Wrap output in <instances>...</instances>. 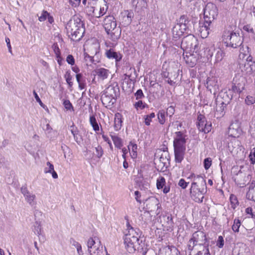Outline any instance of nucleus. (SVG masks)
I'll list each match as a JSON object with an SVG mask.
<instances>
[{"label":"nucleus","instance_id":"obj_1","mask_svg":"<svg viewBox=\"0 0 255 255\" xmlns=\"http://www.w3.org/2000/svg\"><path fill=\"white\" fill-rule=\"evenodd\" d=\"M68 36L73 41H79L83 37L85 32L84 24L83 21L77 18L70 20L66 26Z\"/></svg>","mask_w":255,"mask_h":255},{"label":"nucleus","instance_id":"obj_2","mask_svg":"<svg viewBox=\"0 0 255 255\" xmlns=\"http://www.w3.org/2000/svg\"><path fill=\"white\" fill-rule=\"evenodd\" d=\"M222 41L227 47L236 48L241 46L243 40L239 32H235L231 26L226 27L223 32Z\"/></svg>","mask_w":255,"mask_h":255},{"label":"nucleus","instance_id":"obj_3","mask_svg":"<svg viewBox=\"0 0 255 255\" xmlns=\"http://www.w3.org/2000/svg\"><path fill=\"white\" fill-rule=\"evenodd\" d=\"M206 192V183L202 179V183L192 182L190 188V196L194 202L201 203L203 201L204 194Z\"/></svg>","mask_w":255,"mask_h":255},{"label":"nucleus","instance_id":"obj_4","mask_svg":"<svg viewBox=\"0 0 255 255\" xmlns=\"http://www.w3.org/2000/svg\"><path fill=\"white\" fill-rule=\"evenodd\" d=\"M131 234H125L124 237L125 248L127 252L133 254L139 246V239L140 238V232H133Z\"/></svg>","mask_w":255,"mask_h":255},{"label":"nucleus","instance_id":"obj_5","mask_svg":"<svg viewBox=\"0 0 255 255\" xmlns=\"http://www.w3.org/2000/svg\"><path fill=\"white\" fill-rule=\"evenodd\" d=\"M218 14L217 7L212 3H208L204 9V27L206 30L210 29L212 22L217 18Z\"/></svg>","mask_w":255,"mask_h":255},{"label":"nucleus","instance_id":"obj_6","mask_svg":"<svg viewBox=\"0 0 255 255\" xmlns=\"http://www.w3.org/2000/svg\"><path fill=\"white\" fill-rule=\"evenodd\" d=\"M245 56V54H240L239 55V68L243 74L250 75L255 71V61L253 60L251 55L248 56L245 61H244Z\"/></svg>","mask_w":255,"mask_h":255},{"label":"nucleus","instance_id":"obj_7","mask_svg":"<svg viewBox=\"0 0 255 255\" xmlns=\"http://www.w3.org/2000/svg\"><path fill=\"white\" fill-rule=\"evenodd\" d=\"M87 246L90 255H104L103 247L98 238L96 237L90 238L88 241Z\"/></svg>","mask_w":255,"mask_h":255},{"label":"nucleus","instance_id":"obj_8","mask_svg":"<svg viewBox=\"0 0 255 255\" xmlns=\"http://www.w3.org/2000/svg\"><path fill=\"white\" fill-rule=\"evenodd\" d=\"M246 83L247 80L244 77L236 75L233 78L229 90L233 94L240 95L245 90Z\"/></svg>","mask_w":255,"mask_h":255},{"label":"nucleus","instance_id":"obj_9","mask_svg":"<svg viewBox=\"0 0 255 255\" xmlns=\"http://www.w3.org/2000/svg\"><path fill=\"white\" fill-rule=\"evenodd\" d=\"M146 208L150 213L158 215L161 211V205L158 199L155 197H150L146 200Z\"/></svg>","mask_w":255,"mask_h":255},{"label":"nucleus","instance_id":"obj_10","mask_svg":"<svg viewBox=\"0 0 255 255\" xmlns=\"http://www.w3.org/2000/svg\"><path fill=\"white\" fill-rule=\"evenodd\" d=\"M197 127L198 129L205 133H209L212 129V124L208 122L204 115L199 113L197 119Z\"/></svg>","mask_w":255,"mask_h":255},{"label":"nucleus","instance_id":"obj_11","mask_svg":"<svg viewBox=\"0 0 255 255\" xmlns=\"http://www.w3.org/2000/svg\"><path fill=\"white\" fill-rule=\"evenodd\" d=\"M188 250L190 252L189 255H211L208 247L204 245L188 244Z\"/></svg>","mask_w":255,"mask_h":255},{"label":"nucleus","instance_id":"obj_12","mask_svg":"<svg viewBox=\"0 0 255 255\" xmlns=\"http://www.w3.org/2000/svg\"><path fill=\"white\" fill-rule=\"evenodd\" d=\"M207 241L205 233L202 231H197L192 235V237L189 241V244L191 246L199 245H203Z\"/></svg>","mask_w":255,"mask_h":255},{"label":"nucleus","instance_id":"obj_13","mask_svg":"<svg viewBox=\"0 0 255 255\" xmlns=\"http://www.w3.org/2000/svg\"><path fill=\"white\" fill-rule=\"evenodd\" d=\"M94 6H92L93 13L96 17H100L106 13L108 6L105 0H97Z\"/></svg>","mask_w":255,"mask_h":255},{"label":"nucleus","instance_id":"obj_14","mask_svg":"<svg viewBox=\"0 0 255 255\" xmlns=\"http://www.w3.org/2000/svg\"><path fill=\"white\" fill-rule=\"evenodd\" d=\"M186 63L190 67H193L197 63L201 62L202 56L197 52L186 54L184 57Z\"/></svg>","mask_w":255,"mask_h":255},{"label":"nucleus","instance_id":"obj_15","mask_svg":"<svg viewBox=\"0 0 255 255\" xmlns=\"http://www.w3.org/2000/svg\"><path fill=\"white\" fill-rule=\"evenodd\" d=\"M173 140L174 148H186L185 135L182 131H176Z\"/></svg>","mask_w":255,"mask_h":255},{"label":"nucleus","instance_id":"obj_16","mask_svg":"<svg viewBox=\"0 0 255 255\" xmlns=\"http://www.w3.org/2000/svg\"><path fill=\"white\" fill-rule=\"evenodd\" d=\"M242 133V130L238 123L232 124L229 128L228 134L234 138L239 137Z\"/></svg>","mask_w":255,"mask_h":255},{"label":"nucleus","instance_id":"obj_17","mask_svg":"<svg viewBox=\"0 0 255 255\" xmlns=\"http://www.w3.org/2000/svg\"><path fill=\"white\" fill-rule=\"evenodd\" d=\"M158 255H180V252L174 246H168L160 249Z\"/></svg>","mask_w":255,"mask_h":255},{"label":"nucleus","instance_id":"obj_18","mask_svg":"<svg viewBox=\"0 0 255 255\" xmlns=\"http://www.w3.org/2000/svg\"><path fill=\"white\" fill-rule=\"evenodd\" d=\"M131 3L137 12L144 10L147 7V2L145 0H131Z\"/></svg>","mask_w":255,"mask_h":255},{"label":"nucleus","instance_id":"obj_19","mask_svg":"<svg viewBox=\"0 0 255 255\" xmlns=\"http://www.w3.org/2000/svg\"><path fill=\"white\" fill-rule=\"evenodd\" d=\"M166 180L164 177L162 176L159 177L156 180V187L157 189H163V192L164 194L168 193L170 190V186H165Z\"/></svg>","mask_w":255,"mask_h":255},{"label":"nucleus","instance_id":"obj_20","mask_svg":"<svg viewBox=\"0 0 255 255\" xmlns=\"http://www.w3.org/2000/svg\"><path fill=\"white\" fill-rule=\"evenodd\" d=\"M100 47V44L96 41L91 44H87L88 53L94 56L96 55L99 52Z\"/></svg>","mask_w":255,"mask_h":255},{"label":"nucleus","instance_id":"obj_21","mask_svg":"<svg viewBox=\"0 0 255 255\" xmlns=\"http://www.w3.org/2000/svg\"><path fill=\"white\" fill-rule=\"evenodd\" d=\"M124 118L122 115L117 113L115 115L114 118V128L116 130L121 129L122 127Z\"/></svg>","mask_w":255,"mask_h":255},{"label":"nucleus","instance_id":"obj_22","mask_svg":"<svg viewBox=\"0 0 255 255\" xmlns=\"http://www.w3.org/2000/svg\"><path fill=\"white\" fill-rule=\"evenodd\" d=\"M246 197L248 200L255 202V181H253L250 183Z\"/></svg>","mask_w":255,"mask_h":255},{"label":"nucleus","instance_id":"obj_23","mask_svg":"<svg viewBox=\"0 0 255 255\" xmlns=\"http://www.w3.org/2000/svg\"><path fill=\"white\" fill-rule=\"evenodd\" d=\"M189 22V21L186 16L183 15L179 18L178 23H177V24L181 28V30H183L186 34H187L186 31L188 30V24Z\"/></svg>","mask_w":255,"mask_h":255},{"label":"nucleus","instance_id":"obj_24","mask_svg":"<svg viewBox=\"0 0 255 255\" xmlns=\"http://www.w3.org/2000/svg\"><path fill=\"white\" fill-rule=\"evenodd\" d=\"M185 149L186 148H174L176 162L180 163L183 160Z\"/></svg>","mask_w":255,"mask_h":255},{"label":"nucleus","instance_id":"obj_25","mask_svg":"<svg viewBox=\"0 0 255 255\" xmlns=\"http://www.w3.org/2000/svg\"><path fill=\"white\" fill-rule=\"evenodd\" d=\"M101 101L105 107L109 109H112V97L111 95L107 94V92H105L102 94Z\"/></svg>","mask_w":255,"mask_h":255},{"label":"nucleus","instance_id":"obj_26","mask_svg":"<svg viewBox=\"0 0 255 255\" xmlns=\"http://www.w3.org/2000/svg\"><path fill=\"white\" fill-rule=\"evenodd\" d=\"M103 26L107 34L112 36V18L110 16H108L105 18Z\"/></svg>","mask_w":255,"mask_h":255},{"label":"nucleus","instance_id":"obj_27","mask_svg":"<svg viewBox=\"0 0 255 255\" xmlns=\"http://www.w3.org/2000/svg\"><path fill=\"white\" fill-rule=\"evenodd\" d=\"M70 131L73 135L75 141L78 143L80 144L82 141L81 135L79 134V130L77 128L74 126V124L70 126Z\"/></svg>","mask_w":255,"mask_h":255},{"label":"nucleus","instance_id":"obj_28","mask_svg":"<svg viewBox=\"0 0 255 255\" xmlns=\"http://www.w3.org/2000/svg\"><path fill=\"white\" fill-rule=\"evenodd\" d=\"M128 149L132 158L134 159L137 155V145L136 143L130 141L128 145Z\"/></svg>","mask_w":255,"mask_h":255},{"label":"nucleus","instance_id":"obj_29","mask_svg":"<svg viewBox=\"0 0 255 255\" xmlns=\"http://www.w3.org/2000/svg\"><path fill=\"white\" fill-rule=\"evenodd\" d=\"M173 36L175 38H179L184 36L185 32L181 30V28L177 24L172 29Z\"/></svg>","mask_w":255,"mask_h":255},{"label":"nucleus","instance_id":"obj_30","mask_svg":"<svg viewBox=\"0 0 255 255\" xmlns=\"http://www.w3.org/2000/svg\"><path fill=\"white\" fill-rule=\"evenodd\" d=\"M167 114L166 112L163 110H160L157 114L158 121L160 125H164L166 121Z\"/></svg>","mask_w":255,"mask_h":255},{"label":"nucleus","instance_id":"obj_31","mask_svg":"<svg viewBox=\"0 0 255 255\" xmlns=\"http://www.w3.org/2000/svg\"><path fill=\"white\" fill-rule=\"evenodd\" d=\"M167 222L166 224H163L162 226L167 231L172 230L173 227V221L171 216L166 217Z\"/></svg>","mask_w":255,"mask_h":255},{"label":"nucleus","instance_id":"obj_32","mask_svg":"<svg viewBox=\"0 0 255 255\" xmlns=\"http://www.w3.org/2000/svg\"><path fill=\"white\" fill-rule=\"evenodd\" d=\"M32 230L35 235L38 236L41 235L42 226L40 222L36 221L34 222Z\"/></svg>","mask_w":255,"mask_h":255},{"label":"nucleus","instance_id":"obj_33","mask_svg":"<svg viewBox=\"0 0 255 255\" xmlns=\"http://www.w3.org/2000/svg\"><path fill=\"white\" fill-rule=\"evenodd\" d=\"M96 73L97 75L102 78L103 79H106L108 77V76L109 74L110 73V72L108 70L106 69L105 68H101L97 69L96 70Z\"/></svg>","mask_w":255,"mask_h":255},{"label":"nucleus","instance_id":"obj_34","mask_svg":"<svg viewBox=\"0 0 255 255\" xmlns=\"http://www.w3.org/2000/svg\"><path fill=\"white\" fill-rule=\"evenodd\" d=\"M125 220H126V227L127 230L125 234H131V231H132L133 232H140V231L138 229L133 228L129 223V221L128 220V216H126L125 217Z\"/></svg>","mask_w":255,"mask_h":255},{"label":"nucleus","instance_id":"obj_35","mask_svg":"<svg viewBox=\"0 0 255 255\" xmlns=\"http://www.w3.org/2000/svg\"><path fill=\"white\" fill-rule=\"evenodd\" d=\"M104 49L106 51V55L109 58H112V45L110 41H106L105 42Z\"/></svg>","mask_w":255,"mask_h":255},{"label":"nucleus","instance_id":"obj_36","mask_svg":"<svg viewBox=\"0 0 255 255\" xmlns=\"http://www.w3.org/2000/svg\"><path fill=\"white\" fill-rule=\"evenodd\" d=\"M90 123L91 125L92 126L93 129L95 131H97L99 130V125L97 123V121L96 119L95 116L94 115H92L90 117Z\"/></svg>","mask_w":255,"mask_h":255},{"label":"nucleus","instance_id":"obj_37","mask_svg":"<svg viewBox=\"0 0 255 255\" xmlns=\"http://www.w3.org/2000/svg\"><path fill=\"white\" fill-rule=\"evenodd\" d=\"M24 197L25 200L30 205L33 206L35 205V202L34 201V200L35 199L36 196L34 194H32L31 193H29Z\"/></svg>","mask_w":255,"mask_h":255},{"label":"nucleus","instance_id":"obj_38","mask_svg":"<svg viewBox=\"0 0 255 255\" xmlns=\"http://www.w3.org/2000/svg\"><path fill=\"white\" fill-rule=\"evenodd\" d=\"M230 201L231 207L235 209L239 205V201L237 196L234 194H231L230 197Z\"/></svg>","mask_w":255,"mask_h":255},{"label":"nucleus","instance_id":"obj_39","mask_svg":"<svg viewBox=\"0 0 255 255\" xmlns=\"http://www.w3.org/2000/svg\"><path fill=\"white\" fill-rule=\"evenodd\" d=\"M113 141L116 147L121 149L123 145L122 139L118 136H113Z\"/></svg>","mask_w":255,"mask_h":255},{"label":"nucleus","instance_id":"obj_40","mask_svg":"<svg viewBox=\"0 0 255 255\" xmlns=\"http://www.w3.org/2000/svg\"><path fill=\"white\" fill-rule=\"evenodd\" d=\"M243 29L248 33L252 34L255 37V28H254L251 24H247L244 25V26L243 27Z\"/></svg>","mask_w":255,"mask_h":255},{"label":"nucleus","instance_id":"obj_41","mask_svg":"<svg viewBox=\"0 0 255 255\" xmlns=\"http://www.w3.org/2000/svg\"><path fill=\"white\" fill-rule=\"evenodd\" d=\"M241 223L240 220L238 218H236L234 220V224L232 226V230L235 233H238L239 232V228L241 226Z\"/></svg>","mask_w":255,"mask_h":255},{"label":"nucleus","instance_id":"obj_42","mask_svg":"<svg viewBox=\"0 0 255 255\" xmlns=\"http://www.w3.org/2000/svg\"><path fill=\"white\" fill-rule=\"evenodd\" d=\"M155 115L154 113H151L149 115H145L144 117L145 125L148 126L150 125L152 119L155 117Z\"/></svg>","mask_w":255,"mask_h":255},{"label":"nucleus","instance_id":"obj_43","mask_svg":"<svg viewBox=\"0 0 255 255\" xmlns=\"http://www.w3.org/2000/svg\"><path fill=\"white\" fill-rule=\"evenodd\" d=\"M188 179H191L193 180L192 182H197V180H199L201 179V183H202V179H204L200 175H196L194 173H191L188 177Z\"/></svg>","mask_w":255,"mask_h":255},{"label":"nucleus","instance_id":"obj_44","mask_svg":"<svg viewBox=\"0 0 255 255\" xmlns=\"http://www.w3.org/2000/svg\"><path fill=\"white\" fill-rule=\"evenodd\" d=\"M212 160L210 157H207L204 160V167L206 170L209 169L212 165Z\"/></svg>","mask_w":255,"mask_h":255},{"label":"nucleus","instance_id":"obj_45","mask_svg":"<svg viewBox=\"0 0 255 255\" xmlns=\"http://www.w3.org/2000/svg\"><path fill=\"white\" fill-rule=\"evenodd\" d=\"M245 103L247 105H252L255 103V97L248 95L245 99Z\"/></svg>","mask_w":255,"mask_h":255},{"label":"nucleus","instance_id":"obj_46","mask_svg":"<svg viewBox=\"0 0 255 255\" xmlns=\"http://www.w3.org/2000/svg\"><path fill=\"white\" fill-rule=\"evenodd\" d=\"M64 77L69 86L72 87L73 85V83L71 81L72 77L71 75L70 72L69 71H67L64 75Z\"/></svg>","mask_w":255,"mask_h":255},{"label":"nucleus","instance_id":"obj_47","mask_svg":"<svg viewBox=\"0 0 255 255\" xmlns=\"http://www.w3.org/2000/svg\"><path fill=\"white\" fill-rule=\"evenodd\" d=\"M134 106L136 110L139 109L142 110L145 108L146 104L143 103L142 101L139 100L134 104Z\"/></svg>","mask_w":255,"mask_h":255},{"label":"nucleus","instance_id":"obj_48","mask_svg":"<svg viewBox=\"0 0 255 255\" xmlns=\"http://www.w3.org/2000/svg\"><path fill=\"white\" fill-rule=\"evenodd\" d=\"M249 158L251 163L254 164L255 163V147L251 150Z\"/></svg>","mask_w":255,"mask_h":255},{"label":"nucleus","instance_id":"obj_49","mask_svg":"<svg viewBox=\"0 0 255 255\" xmlns=\"http://www.w3.org/2000/svg\"><path fill=\"white\" fill-rule=\"evenodd\" d=\"M49 13L47 11L43 10L42 11L41 14L39 16L38 19L40 21H44L47 18Z\"/></svg>","mask_w":255,"mask_h":255},{"label":"nucleus","instance_id":"obj_50","mask_svg":"<svg viewBox=\"0 0 255 255\" xmlns=\"http://www.w3.org/2000/svg\"><path fill=\"white\" fill-rule=\"evenodd\" d=\"M189 184V182H187L185 180L181 178L179 180L178 182V185L183 189H185L187 188Z\"/></svg>","mask_w":255,"mask_h":255},{"label":"nucleus","instance_id":"obj_51","mask_svg":"<svg viewBox=\"0 0 255 255\" xmlns=\"http://www.w3.org/2000/svg\"><path fill=\"white\" fill-rule=\"evenodd\" d=\"M46 165L48 166L44 169V172L45 173L51 172L53 170H54V166L52 164H51L50 162L48 161L46 163Z\"/></svg>","mask_w":255,"mask_h":255},{"label":"nucleus","instance_id":"obj_52","mask_svg":"<svg viewBox=\"0 0 255 255\" xmlns=\"http://www.w3.org/2000/svg\"><path fill=\"white\" fill-rule=\"evenodd\" d=\"M224 245V238L222 236H220L218 237V241L217 242L216 245L219 248H222Z\"/></svg>","mask_w":255,"mask_h":255},{"label":"nucleus","instance_id":"obj_53","mask_svg":"<svg viewBox=\"0 0 255 255\" xmlns=\"http://www.w3.org/2000/svg\"><path fill=\"white\" fill-rule=\"evenodd\" d=\"M135 199L136 202L138 203L139 204H141L142 203V200L141 199V195L140 192L138 191H135L134 193Z\"/></svg>","mask_w":255,"mask_h":255},{"label":"nucleus","instance_id":"obj_54","mask_svg":"<svg viewBox=\"0 0 255 255\" xmlns=\"http://www.w3.org/2000/svg\"><path fill=\"white\" fill-rule=\"evenodd\" d=\"M52 48L53 49L54 52L55 54H56L57 58H60V49L58 46V45L57 43H54L53 46Z\"/></svg>","mask_w":255,"mask_h":255},{"label":"nucleus","instance_id":"obj_55","mask_svg":"<svg viewBox=\"0 0 255 255\" xmlns=\"http://www.w3.org/2000/svg\"><path fill=\"white\" fill-rule=\"evenodd\" d=\"M63 105L65 108L67 110L72 109L73 110V107L72 104L70 103L69 100H64L63 102Z\"/></svg>","mask_w":255,"mask_h":255},{"label":"nucleus","instance_id":"obj_56","mask_svg":"<svg viewBox=\"0 0 255 255\" xmlns=\"http://www.w3.org/2000/svg\"><path fill=\"white\" fill-rule=\"evenodd\" d=\"M175 113V108L173 106H170L167 109L166 114L167 115H169V117H172Z\"/></svg>","mask_w":255,"mask_h":255},{"label":"nucleus","instance_id":"obj_57","mask_svg":"<svg viewBox=\"0 0 255 255\" xmlns=\"http://www.w3.org/2000/svg\"><path fill=\"white\" fill-rule=\"evenodd\" d=\"M66 61L68 64L73 65L75 64V60L72 55H68L66 58Z\"/></svg>","mask_w":255,"mask_h":255},{"label":"nucleus","instance_id":"obj_58","mask_svg":"<svg viewBox=\"0 0 255 255\" xmlns=\"http://www.w3.org/2000/svg\"><path fill=\"white\" fill-rule=\"evenodd\" d=\"M135 96L136 97V99H140L144 97L143 93L141 89L138 90L136 93H135Z\"/></svg>","mask_w":255,"mask_h":255},{"label":"nucleus","instance_id":"obj_59","mask_svg":"<svg viewBox=\"0 0 255 255\" xmlns=\"http://www.w3.org/2000/svg\"><path fill=\"white\" fill-rule=\"evenodd\" d=\"M122 58V55L120 53L113 52V58H115L117 62L120 61Z\"/></svg>","mask_w":255,"mask_h":255},{"label":"nucleus","instance_id":"obj_60","mask_svg":"<svg viewBox=\"0 0 255 255\" xmlns=\"http://www.w3.org/2000/svg\"><path fill=\"white\" fill-rule=\"evenodd\" d=\"M33 95L34 96V98L36 99V101L39 104V105L41 107H44V105L43 104V103L41 101L40 99L39 98V97L38 96V95L36 93V92L35 91H33Z\"/></svg>","mask_w":255,"mask_h":255},{"label":"nucleus","instance_id":"obj_61","mask_svg":"<svg viewBox=\"0 0 255 255\" xmlns=\"http://www.w3.org/2000/svg\"><path fill=\"white\" fill-rule=\"evenodd\" d=\"M84 55H85V59L86 61L89 60L91 62H92V63L93 62V61H94V60H93V57L94 56V55H90V53L88 54V53H85Z\"/></svg>","mask_w":255,"mask_h":255},{"label":"nucleus","instance_id":"obj_62","mask_svg":"<svg viewBox=\"0 0 255 255\" xmlns=\"http://www.w3.org/2000/svg\"><path fill=\"white\" fill-rule=\"evenodd\" d=\"M187 42H188V38L187 37L184 38L182 41L181 46L183 47L184 48H190L191 46H192L191 43L190 45H185Z\"/></svg>","mask_w":255,"mask_h":255},{"label":"nucleus","instance_id":"obj_63","mask_svg":"<svg viewBox=\"0 0 255 255\" xmlns=\"http://www.w3.org/2000/svg\"><path fill=\"white\" fill-rule=\"evenodd\" d=\"M125 13L127 15V17L128 18H129L128 19V21L129 22H131V18L133 17V12L131 11H129L128 10H126L125 11Z\"/></svg>","mask_w":255,"mask_h":255},{"label":"nucleus","instance_id":"obj_64","mask_svg":"<svg viewBox=\"0 0 255 255\" xmlns=\"http://www.w3.org/2000/svg\"><path fill=\"white\" fill-rule=\"evenodd\" d=\"M20 190L21 193L23 195L24 197L30 193L27 190V187L25 186H22L21 187Z\"/></svg>","mask_w":255,"mask_h":255}]
</instances>
